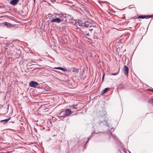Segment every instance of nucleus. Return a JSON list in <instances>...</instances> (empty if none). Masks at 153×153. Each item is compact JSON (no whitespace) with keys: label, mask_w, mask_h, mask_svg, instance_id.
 I'll return each mask as SVG.
<instances>
[{"label":"nucleus","mask_w":153,"mask_h":153,"mask_svg":"<svg viewBox=\"0 0 153 153\" xmlns=\"http://www.w3.org/2000/svg\"><path fill=\"white\" fill-rule=\"evenodd\" d=\"M133 7H131V8L129 7V8H133Z\"/></svg>","instance_id":"nucleus-23"},{"label":"nucleus","mask_w":153,"mask_h":153,"mask_svg":"<svg viewBox=\"0 0 153 153\" xmlns=\"http://www.w3.org/2000/svg\"><path fill=\"white\" fill-rule=\"evenodd\" d=\"M92 134H91V135L88 138V140L86 142V143H88V141L89 140V138L91 137V136H92Z\"/></svg>","instance_id":"nucleus-20"},{"label":"nucleus","mask_w":153,"mask_h":153,"mask_svg":"<svg viewBox=\"0 0 153 153\" xmlns=\"http://www.w3.org/2000/svg\"><path fill=\"white\" fill-rule=\"evenodd\" d=\"M35 63H36V62H35L30 61L28 62V65H34L35 64Z\"/></svg>","instance_id":"nucleus-13"},{"label":"nucleus","mask_w":153,"mask_h":153,"mask_svg":"<svg viewBox=\"0 0 153 153\" xmlns=\"http://www.w3.org/2000/svg\"><path fill=\"white\" fill-rule=\"evenodd\" d=\"M38 83L34 81H31L29 83V85L31 87H33L34 88H36L37 86L39 85Z\"/></svg>","instance_id":"nucleus-2"},{"label":"nucleus","mask_w":153,"mask_h":153,"mask_svg":"<svg viewBox=\"0 0 153 153\" xmlns=\"http://www.w3.org/2000/svg\"><path fill=\"white\" fill-rule=\"evenodd\" d=\"M105 73H103V76H102V81L103 80H104V77H105Z\"/></svg>","instance_id":"nucleus-18"},{"label":"nucleus","mask_w":153,"mask_h":153,"mask_svg":"<svg viewBox=\"0 0 153 153\" xmlns=\"http://www.w3.org/2000/svg\"><path fill=\"white\" fill-rule=\"evenodd\" d=\"M10 119V118H8L7 119H5V120H1V122H7Z\"/></svg>","instance_id":"nucleus-15"},{"label":"nucleus","mask_w":153,"mask_h":153,"mask_svg":"<svg viewBox=\"0 0 153 153\" xmlns=\"http://www.w3.org/2000/svg\"><path fill=\"white\" fill-rule=\"evenodd\" d=\"M72 106L74 107V108H77V107H76V105H75V104H74L72 105Z\"/></svg>","instance_id":"nucleus-19"},{"label":"nucleus","mask_w":153,"mask_h":153,"mask_svg":"<svg viewBox=\"0 0 153 153\" xmlns=\"http://www.w3.org/2000/svg\"><path fill=\"white\" fill-rule=\"evenodd\" d=\"M19 1V0H12L10 1V3L12 5H15L17 4Z\"/></svg>","instance_id":"nucleus-5"},{"label":"nucleus","mask_w":153,"mask_h":153,"mask_svg":"<svg viewBox=\"0 0 153 153\" xmlns=\"http://www.w3.org/2000/svg\"><path fill=\"white\" fill-rule=\"evenodd\" d=\"M78 23L82 29H85L86 31L89 32L90 33L96 28L95 26L93 25L92 24L88 21L79 20L78 21Z\"/></svg>","instance_id":"nucleus-1"},{"label":"nucleus","mask_w":153,"mask_h":153,"mask_svg":"<svg viewBox=\"0 0 153 153\" xmlns=\"http://www.w3.org/2000/svg\"><path fill=\"white\" fill-rule=\"evenodd\" d=\"M150 91H153V90H151Z\"/></svg>","instance_id":"nucleus-22"},{"label":"nucleus","mask_w":153,"mask_h":153,"mask_svg":"<svg viewBox=\"0 0 153 153\" xmlns=\"http://www.w3.org/2000/svg\"><path fill=\"white\" fill-rule=\"evenodd\" d=\"M62 21V20L59 18H56L53 19L51 20V22H56L57 23H59Z\"/></svg>","instance_id":"nucleus-4"},{"label":"nucleus","mask_w":153,"mask_h":153,"mask_svg":"<svg viewBox=\"0 0 153 153\" xmlns=\"http://www.w3.org/2000/svg\"><path fill=\"white\" fill-rule=\"evenodd\" d=\"M79 69L76 68H71L72 71L75 73H78L79 71Z\"/></svg>","instance_id":"nucleus-10"},{"label":"nucleus","mask_w":153,"mask_h":153,"mask_svg":"<svg viewBox=\"0 0 153 153\" xmlns=\"http://www.w3.org/2000/svg\"><path fill=\"white\" fill-rule=\"evenodd\" d=\"M54 68L55 69L60 70L63 71H65L67 70V69L66 68L65 69L61 67H55Z\"/></svg>","instance_id":"nucleus-9"},{"label":"nucleus","mask_w":153,"mask_h":153,"mask_svg":"<svg viewBox=\"0 0 153 153\" xmlns=\"http://www.w3.org/2000/svg\"><path fill=\"white\" fill-rule=\"evenodd\" d=\"M108 89L109 88H105L103 91V94H104L108 90Z\"/></svg>","instance_id":"nucleus-16"},{"label":"nucleus","mask_w":153,"mask_h":153,"mask_svg":"<svg viewBox=\"0 0 153 153\" xmlns=\"http://www.w3.org/2000/svg\"><path fill=\"white\" fill-rule=\"evenodd\" d=\"M147 17H148V16H144V15H143V16L140 15L138 17V18L143 19L146 18Z\"/></svg>","instance_id":"nucleus-12"},{"label":"nucleus","mask_w":153,"mask_h":153,"mask_svg":"<svg viewBox=\"0 0 153 153\" xmlns=\"http://www.w3.org/2000/svg\"><path fill=\"white\" fill-rule=\"evenodd\" d=\"M64 111L65 112V116L68 115L71 112V111L70 109H67L65 110H64Z\"/></svg>","instance_id":"nucleus-8"},{"label":"nucleus","mask_w":153,"mask_h":153,"mask_svg":"<svg viewBox=\"0 0 153 153\" xmlns=\"http://www.w3.org/2000/svg\"><path fill=\"white\" fill-rule=\"evenodd\" d=\"M81 31L84 35H86L87 36H89L90 35L89 32L86 31L85 29L82 28Z\"/></svg>","instance_id":"nucleus-6"},{"label":"nucleus","mask_w":153,"mask_h":153,"mask_svg":"<svg viewBox=\"0 0 153 153\" xmlns=\"http://www.w3.org/2000/svg\"><path fill=\"white\" fill-rule=\"evenodd\" d=\"M119 72L117 73H111L110 74L112 75H117L118 74Z\"/></svg>","instance_id":"nucleus-17"},{"label":"nucleus","mask_w":153,"mask_h":153,"mask_svg":"<svg viewBox=\"0 0 153 153\" xmlns=\"http://www.w3.org/2000/svg\"><path fill=\"white\" fill-rule=\"evenodd\" d=\"M35 1V0H34V1Z\"/></svg>","instance_id":"nucleus-24"},{"label":"nucleus","mask_w":153,"mask_h":153,"mask_svg":"<svg viewBox=\"0 0 153 153\" xmlns=\"http://www.w3.org/2000/svg\"><path fill=\"white\" fill-rule=\"evenodd\" d=\"M148 103L153 104V99L152 98L148 101Z\"/></svg>","instance_id":"nucleus-14"},{"label":"nucleus","mask_w":153,"mask_h":153,"mask_svg":"<svg viewBox=\"0 0 153 153\" xmlns=\"http://www.w3.org/2000/svg\"><path fill=\"white\" fill-rule=\"evenodd\" d=\"M147 16H148V17H149L150 18H152V15Z\"/></svg>","instance_id":"nucleus-21"},{"label":"nucleus","mask_w":153,"mask_h":153,"mask_svg":"<svg viewBox=\"0 0 153 153\" xmlns=\"http://www.w3.org/2000/svg\"><path fill=\"white\" fill-rule=\"evenodd\" d=\"M123 70L124 74L128 76V68L125 65L123 66Z\"/></svg>","instance_id":"nucleus-3"},{"label":"nucleus","mask_w":153,"mask_h":153,"mask_svg":"<svg viewBox=\"0 0 153 153\" xmlns=\"http://www.w3.org/2000/svg\"><path fill=\"white\" fill-rule=\"evenodd\" d=\"M4 25L7 27H10L12 25L10 23L7 22H5L4 23Z\"/></svg>","instance_id":"nucleus-11"},{"label":"nucleus","mask_w":153,"mask_h":153,"mask_svg":"<svg viewBox=\"0 0 153 153\" xmlns=\"http://www.w3.org/2000/svg\"><path fill=\"white\" fill-rule=\"evenodd\" d=\"M65 116V112L64 111H61L59 113L58 116L59 118H60L61 117H63V118H64Z\"/></svg>","instance_id":"nucleus-7"}]
</instances>
